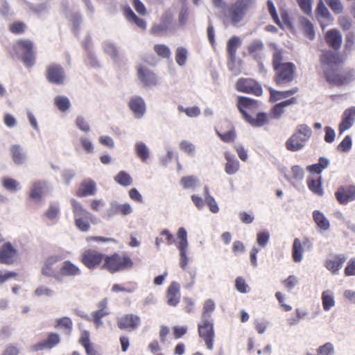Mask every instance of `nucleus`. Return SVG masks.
<instances>
[{"instance_id": "nucleus-25", "label": "nucleus", "mask_w": 355, "mask_h": 355, "mask_svg": "<svg viewBox=\"0 0 355 355\" xmlns=\"http://www.w3.org/2000/svg\"><path fill=\"white\" fill-rule=\"evenodd\" d=\"M346 257L343 254L336 255L326 261L325 267L333 275H336L342 268L343 263L346 261Z\"/></svg>"}, {"instance_id": "nucleus-48", "label": "nucleus", "mask_w": 355, "mask_h": 355, "mask_svg": "<svg viewBox=\"0 0 355 355\" xmlns=\"http://www.w3.org/2000/svg\"><path fill=\"white\" fill-rule=\"evenodd\" d=\"M2 185L6 190L11 192H16L21 189L20 183L11 178H3Z\"/></svg>"}, {"instance_id": "nucleus-3", "label": "nucleus", "mask_w": 355, "mask_h": 355, "mask_svg": "<svg viewBox=\"0 0 355 355\" xmlns=\"http://www.w3.org/2000/svg\"><path fill=\"white\" fill-rule=\"evenodd\" d=\"M311 129L308 125L304 124L298 125L295 132L286 141V148L291 151H297L302 149L306 142L311 137Z\"/></svg>"}, {"instance_id": "nucleus-46", "label": "nucleus", "mask_w": 355, "mask_h": 355, "mask_svg": "<svg viewBox=\"0 0 355 355\" xmlns=\"http://www.w3.org/2000/svg\"><path fill=\"white\" fill-rule=\"evenodd\" d=\"M114 180L123 187H129L132 184V178L130 174L123 171L119 172L114 177Z\"/></svg>"}, {"instance_id": "nucleus-41", "label": "nucleus", "mask_w": 355, "mask_h": 355, "mask_svg": "<svg viewBox=\"0 0 355 355\" xmlns=\"http://www.w3.org/2000/svg\"><path fill=\"white\" fill-rule=\"evenodd\" d=\"M300 24L305 35L310 40H313L315 37V32L312 23L308 19L301 17H300Z\"/></svg>"}, {"instance_id": "nucleus-4", "label": "nucleus", "mask_w": 355, "mask_h": 355, "mask_svg": "<svg viewBox=\"0 0 355 355\" xmlns=\"http://www.w3.org/2000/svg\"><path fill=\"white\" fill-rule=\"evenodd\" d=\"M103 268L114 273L119 270L130 269L133 266V262L128 257L114 254L104 257Z\"/></svg>"}, {"instance_id": "nucleus-59", "label": "nucleus", "mask_w": 355, "mask_h": 355, "mask_svg": "<svg viewBox=\"0 0 355 355\" xmlns=\"http://www.w3.org/2000/svg\"><path fill=\"white\" fill-rule=\"evenodd\" d=\"M235 288L241 293H248L250 291L249 286L245 283V279L238 277L235 280Z\"/></svg>"}, {"instance_id": "nucleus-18", "label": "nucleus", "mask_w": 355, "mask_h": 355, "mask_svg": "<svg viewBox=\"0 0 355 355\" xmlns=\"http://www.w3.org/2000/svg\"><path fill=\"white\" fill-rule=\"evenodd\" d=\"M128 106L132 111L134 117L137 119L143 118L146 114V103L144 98L141 96H132L128 103Z\"/></svg>"}, {"instance_id": "nucleus-29", "label": "nucleus", "mask_w": 355, "mask_h": 355, "mask_svg": "<svg viewBox=\"0 0 355 355\" xmlns=\"http://www.w3.org/2000/svg\"><path fill=\"white\" fill-rule=\"evenodd\" d=\"M224 156L227 161L225 165V173L228 175L235 174L239 170V162L236 159L234 155L230 152H225Z\"/></svg>"}, {"instance_id": "nucleus-11", "label": "nucleus", "mask_w": 355, "mask_h": 355, "mask_svg": "<svg viewBox=\"0 0 355 355\" xmlns=\"http://www.w3.org/2000/svg\"><path fill=\"white\" fill-rule=\"evenodd\" d=\"M105 255L95 250H85L81 258V262L89 269L96 268L104 259Z\"/></svg>"}, {"instance_id": "nucleus-27", "label": "nucleus", "mask_w": 355, "mask_h": 355, "mask_svg": "<svg viewBox=\"0 0 355 355\" xmlns=\"http://www.w3.org/2000/svg\"><path fill=\"white\" fill-rule=\"evenodd\" d=\"M96 193V184L91 180H85L80 184L77 191V196L79 197H86L88 196H94Z\"/></svg>"}, {"instance_id": "nucleus-63", "label": "nucleus", "mask_w": 355, "mask_h": 355, "mask_svg": "<svg viewBox=\"0 0 355 355\" xmlns=\"http://www.w3.org/2000/svg\"><path fill=\"white\" fill-rule=\"evenodd\" d=\"M284 56L283 51L279 49H275L273 53V67L274 69H278L285 62H283Z\"/></svg>"}, {"instance_id": "nucleus-36", "label": "nucleus", "mask_w": 355, "mask_h": 355, "mask_svg": "<svg viewBox=\"0 0 355 355\" xmlns=\"http://www.w3.org/2000/svg\"><path fill=\"white\" fill-rule=\"evenodd\" d=\"M322 303L324 311H329L336 304L334 293L331 290H326L322 293Z\"/></svg>"}, {"instance_id": "nucleus-54", "label": "nucleus", "mask_w": 355, "mask_h": 355, "mask_svg": "<svg viewBox=\"0 0 355 355\" xmlns=\"http://www.w3.org/2000/svg\"><path fill=\"white\" fill-rule=\"evenodd\" d=\"M79 142L85 153L92 154L94 152V146L92 141L87 137L82 136L79 138Z\"/></svg>"}, {"instance_id": "nucleus-8", "label": "nucleus", "mask_w": 355, "mask_h": 355, "mask_svg": "<svg viewBox=\"0 0 355 355\" xmlns=\"http://www.w3.org/2000/svg\"><path fill=\"white\" fill-rule=\"evenodd\" d=\"M324 77L328 83L332 85L347 84L355 79V71H350L347 76L339 73L338 67L323 71Z\"/></svg>"}, {"instance_id": "nucleus-32", "label": "nucleus", "mask_w": 355, "mask_h": 355, "mask_svg": "<svg viewBox=\"0 0 355 355\" xmlns=\"http://www.w3.org/2000/svg\"><path fill=\"white\" fill-rule=\"evenodd\" d=\"M44 217L55 224L58 223L60 216V207L58 202H50L49 207L44 213Z\"/></svg>"}, {"instance_id": "nucleus-53", "label": "nucleus", "mask_w": 355, "mask_h": 355, "mask_svg": "<svg viewBox=\"0 0 355 355\" xmlns=\"http://www.w3.org/2000/svg\"><path fill=\"white\" fill-rule=\"evenodd\" d=\"M154 51L158 55L163 58H168L171 55L169 47L165 44H155L154 46Z\"/></svg>"}, {"instance_id": "nucleus-42", "label": "nucleus", "mask_w": 355, "mask_h": 355, "mask_svg": "<svg viewBox=\"0 0 355 355\" xmlns=\"http://www.w3.org/2000/svg\"><path fill=\"white\" fill-rule=\"evenodd\" d=\"M54 104L62 112H67L71 107L69 98L62 95H58L54 98Z\"/></svg>"}, {"instance_id": "nucleus-2", "label": "nucleus", "mask_w": 355, "mask_h": 355, "mask_svg": "<svg viewBox=\"0 0 355 355\" xmlns=\"http://www.w3.org/2000/svg\"><path fill=\"white\" fill-rule=\"evenodd\" d=\"M257 106V102L248 97L239 96L237 107L243 114L245 119L252 126L261 127L268 122V116L266 114L260 112L252 117L244 110L245 108H253Z\"/></svg>"}, {"instance_id": "nucleus-15", "label": "nucleus", "mask_w": 355, "mask_h": 355, "mask_svg": "<svg viewBox=\"0 0 355 355\" xmlns=\"http://www.w3.org/2000/svg\"><path fill=\"white\" fill-rule=\"evenodd\" d=\"M239 92L252 93L257 96L262 94V88L254 80L251 78H240L236 85Z\"/></svg>"}, {"instance_id": "nucleus-35", "label": "nucleus", "mask_w": 355, "mask_h": 355, "mask_svg": "<svg viewBox=\"0 0 355 355\" xmlns=\"http://www.w3.org/2000/svg\"><path fill=\"white\" fill-rule=\"evenodd\" d=\"M313 217L317 226L322 230L327 231L330 227V223L324 214L318 211L315 210L313 213Z\"/></svg>"}, {"instance_id": "nucleus-44", "label": "nucleus", "mask_w": 355, "mask_h": 355, "mask_svg": "<svg viewBox=\"0 0 355 355\" xmlns=\"http://www.w3.org/2000/svg\"><path fill=\"white\" fill-rule=\"evenodd\" d=\"M188 50L183 46H178L175 50V62L179 66H184L187 60Z\"/></svg>"}, {"instance_id": "nucleus-64", "label": "nucleus", "mask_w": 355, "mask_h": 355, "mask_svg": "<svg viewBox=\"0 0 355 355\" xmlns=\"http://www.w3.org/2000/svg\"><path fill=\"white\" fill-rule=\"evenodd\" d=\"M76 125L80 130L87 133L90 131V126L87 121L81 116H78L76 119Z\"/></svg>"}, {"instance_id": "nucleus-14", "label": "nucleus", "mask_w": 355, "mask_h": 355, "mask_svg": "<svg viewBox=\"0 0 355 355\" xmlns=\"http://www.w3.org/2000/svg\"><path fill=\"white\" fill-rule=\"evenodd\" d=\"M246 6L242 0H237L227 11V17L232 24L236 25L241 22L245 15Z\"/></svg>"}, {"instance_id": "nucleus-26", "label": "nucleus", "mask_w": 355, "mask_h": 355, "mask_svg": "<svg viewBox=\"0 0 355 355\" xmlns=\"http://www.w3.org/2000/svg\"><path fill=\"white\" fill-rule=\"evenodd\" d=\"M325 40L331 48L334 50H338L341 46L343 37L340 31L334 28L326 33Z\"/></svg>"}, {"instance_id": "nucleus-45", "label": "nucleus", "mask_w": 355, "mask_h": 355, "mask_svg": "<svg viewBox=\"0 0 355 355\" xmlns=\"http://www.w3.org/2000/svg\"><path fill=\"white\" fill-rule=\"evenodd\" d=\"M215 302L211 299L207 300L203 305V311L202 313L201 319L212 320L211 313L215 309Z\"/></svg>"}, {"instance_id": "nucleus-58", "label": "nucleus", "mask_w": 355, "mask_h": 355, "mask_svg": "<svg viewBox=\"0 0 355 355\" xmlns=\"http://www.w3.org/2000/svg\"><path fill=\"white\" fill-rule=\"evenodd\" d=\"M317 354L318 355H334L335 349L334 345L331 343H326L318 348Z\"/></svg>"}, {"instance_id": "nucleus-61", "label": "nucleus", "mask_w": 355, "mask_h": 355, "mask_svg": "<svg viewBox=\"0 0 355 355\" xmlns=\"http://www.w3.org/2000/svg\"><path fill=\"white\" fill-rule=\"evenodd\" d=\"M270 239V234L267 231L260 232L257 234V242L261 248H265Z\"/></svg>"}, {"instance_id": "nucleus-5", "label": "nucleus", "mask_w": 355, "mask_h": 355, "mask_svg": "<svg viewBox=\"0 0 355 355\" xmlns=\"http://www.w3.org/2000/svg\"><path fill=\"white\" fill-rule=\"evenodd\" d=\"M60 261L58 255H51L46 257L41 266L40 272L42 275L47 278L53 279L58 282L59 279V268L58 264Z\"/></svg>"}, {"instance_id": "nucleus-17", "label": "nucleus", "mask_w": 355, "mask_h": 355, "mask_svg": "<svg viewBox=\"0 0 355 355\" xmlns=\"http://www.w3.org/2000/svg\"><path fill=\"white\" fill-rule=\"evenodd\" d=\"M141 324L140 318L134 314H126L117 319L119 329L132 331L137 329Z\"/></svg>"}, {"instance_id": "nucleus-31", "label": "nucleus", "mask_w": 355, "mask_h": 355, "mask_svg": "<svg viewBox=\"0 0 355 355\" xmlns=\"http://www.w3.org/2000/svg\"><path fill=\"white\" fill-rule=\"evenodd\" d=\"M320 61L323 71L337 67L338 56L331 51H324L321 57Z\"/></svg>"}, {"instance_id": "nucleus-30", "label": "nucleus", "mask_w": 355, "mask_h": 355, "mask_svg": "<svg viewBox=\"0 0 355 355\" xmlns=\"http://www.w3.org/2000/svg\"><path fill=\"white\" fill-rule=\"evenodd\" d=\"M10 152L12 160L17 165H21L26 162V152L20 145H12L10 148Z\"/></svg>"}, {"instance_id": "nucleus-62", "label": "nucleus", "mask_w": 355, "mask_h": 355, "mask_svg": "<svg viewBox=\"0 0 355 355\" xmlns=\"http://www.w3.org/2000/svg\"><path fill=\"white\" fill-rule=\"evenodd\" d=\"M54 294L53 290L46 286H40L35 291V295L37 297H52Z\"/></svg>"}, {"instance_id": "nucleus-52", "label": "nucleus", "mask_w": 355, "mask_h": 355, "mask_svg": "<svg viewBox=\"0 0 355 355\" xmlns=\"http://www.w3.org/2000/svg\"><path fill=\"white\" fill-rule=\"evenodd\" d=\"M119 213V203L117 201L113 200L110 202L109 207L105 212L104 218L110 219Z\"/></svg>"}, {"instance_id": "nucleus-19", "label": "nucleus", "mask_w": 355, "mask_h": 355, "mask_svg": "<svg viewBox=\"0 0 355 355\" xmlns=\"http://www.w3.org/2000/svg\"><path fill=\"white\" fill-rule=\"evenodd\" d=\"M335 196L340 204L347 205L355 200V186L348 185L339 187L335 193Z\"/></svg>"}, {"instance_id": "nucleus-39", "label": "nucleus", "mask_w": 355, "mask_h": 355, "mask_svg": "<svg viewBox=\"0 0 355 355\" xmlns=\"http://www.w3.org/2000/svg\"><path fill=\"white\" fill-rule=\"evenodd\" d=\"M124 15L128 21L134 22L141 29H146V21L143 19L138 17L130 8H126L125 9Z\"/></svg>"}, {"instance_id": "nucleus-56", "label": "nucleus", "mask_w": 355, "mask_h": 355, "mask_svg": "<svg viewBox=\"0 0 355 355\" xmlns=\"http://www.w3.org/2000/svg\"><path fill=\"white\" fill-rule=\"evenodd\" d=\"M189 17V12L187 8L183 6L181 8L178 15V28L184 27L188 21Z\"/></svg>"}, {"instance_id": "nucleus-50", "label": "nucleus", "mask_w": 355, "mask_h": 355, "mask_svg": "<svg viewBox=\"0 0 355 355\" xmlns=\"http://www.w3.org/2000/svg\"><path fill=\"white\" fill-rule=\"evenodd\" d=\"M177 248L178 249L180 253V266L183 270H185L189 262V245H179L177 246Z\"/></svg>"}, {"instance_id": "nucleus-16", "label": "nucleus", "mask_w": 355, "mask_h": 355, "mask_svg": "<svg viewBox=\"0 0 355 355\" xmlns=\"http://www.w3.org/2000/svg\"><path fill=\"white\" fill-rule=\"evenodd\" d=\"M137 76L144 87H154L159 84L156 74L146 67H139L137 69Z\"/></svg>"}, {"instance_id": "nucleus-49", "label": "nucleus", "mask_w": 355, "mask_h": 355, "mask_svg": "<svg viewBox=\"0 0 355 355\" xmlns=\"http://www.w3.org/2000/svg\"><path fill=\"white\" fill-rule=\"evenodd\" d=\"M105 53L110 58L116 61L119 58V51L117 47L112 42H105L103 45Z\"/></svg>"}, {"instance_id": "nucleus-28", "label": "nucleus", "mask_w": 355, "mask_h": 355, "mask_svg": "<svg viewBox=\"0 0 355 355\" xmlns=\"http://www.w3.org/2000/svg\"><path fill=\"white\" fill-rule=\"evenodd\" d=\"M46 190V183L45 182H35L31 187L29 197L35 202H39L44 195Z\"/></svg>"}, {"instance_id": "nucleus-1", "label": "nucleus", "mask_w": 355, "mask_h": 355, "mask_svg": "<svg viewBox=\"0 0 355 355\" xmlns=\"http://www.w3.org/2000/svg\"><path fill=\"white\" fill-rule=\"evenodd\" d=\"M70 202L72 207L75 226L80 232H88L90 230L91 223H94V216L75 199H71Z\"/></svg>"}, {"instance_id": "nucleus-9", "label": "nucleus", "mask_w": 355, "mask_h": 355, "mask_svg": "<svg viewBox=\"0 0 355 355\" xmlns=\"http://www.w3.org/2000/svg\"><path fill=\"white\" fill-rule=\"evenodd\" d=\"M46 78L52 84L62 85L66 79L64 69L60 64H51L46 68Z\"/></svg>"}, {"instance_id": "nucleus-40", "label": "nucleus", "mask_w": 355, "mask_h": 355, "mask_svg": "<svg viewBox=\"0 0 355 355\" xmlns=\"http://www.w3.org/2000/svg\"><path fill=\"white\" fill-rule=\"evenodd\" d=\"M241 41L239 37L234 36L230 38L227 42V49L228 55L232 61H233L236 57V50L241 45Z\"/></svg>"}, {"instance_id": "nucleus-7", "label": "nucleus", "mask_w": 355, "mask_h": 355, "mask_svg": "<svg viewBox=\"0 0 355 355\" xmlns=\"http://www.w3.org/2000/svg\"><path fill=\"white\" fill-rule=\"evenodd\" d=\"M275 81L279 86H284L292 82L295 78V66L288 62H286L278 69H275Z\"/></svg>"}, {"instance_id": "nucleus-43", "label": "nucleus", "mask_w": 355, "mask_h": 355, "mask_svg": "<svg viewBox=\"0 0 355 355\" xmlns=\"http://www.w3.org/2000/svg\"><path fill=\"white\" fill-rule=\"evenodd\" d=\"M308 187L309 189L315 194L318 196H322L324 193L322 187V182L321 177H318L317 178H310L308 180Z\"/></svg>"}, {"instance_id": "nucleus-33", "label": "nucleus", "mask_w": 355, "mask_h": 355, "mask_svg": "<svg viewBox=\"0 0 355 355\" xmlns=\"http://www.w3.org/2000/svg\"><path fill=\"white\" fill-rule=\"evenodd\" d=\"M297 103L296 98L293 97L290 99L282 101L276 104L271 110V116L275 119H279L282 114L284 112V108Z\"/></svg>"}, {"instance_id": "nucleus-6", "label": "nucleus", "mask_w": 355, "mask_h": 355, "mask_svg": "<svg viewBox=\"0 0 355 355\" xmlns=\"http://www.w3.org/2000/svg\"><path fill=\"white\" fill-rule=\"evenodd\" d=\"M198 329L199 336L205 341L207 348L212 350L215 336L213 320L201 319Z\"/></svg>"}, {"instance_id": "nucleus-20", "label": "nucleus", "mask_w": 355, "mask_h": 355, "mask_svg": "<svg viewBox=\"0 0 355 355\" xmlns=\"http://www.w3.org/2000/svg\"><path fill=\"white\" fill-rule=\"evenodd\" d=\"M355 123V107L346 109L342 114V121L339 124L338 130L340 135L349 129Z\"/></svg>"}, {"instance_id": "nucleus-12", "label": "nucleus", "mask_w": 355, "mask_h": 355, "mask_svg": "<svg viewBox=\"0 0 355 355\" xmlns=\"http://www.w3.org/2000/svg\"><path fill=\"white\" fill-rule=\"evenodd\" d=\"M19 258L18 252L10 243L7 242L0 247V263L11 265Z\"/></svg>"}, {"instance_id": "nucleus-60", "label": "nucleus", "mask_w": 355, "mask_h": 355, "mask_svg": "<svg viewBox=\"0 0 355 355\" xmlns=\"http://www.w3.org/2000/svg\"><path fill=\"white\" fill-rule=\"evenodd\" d=\"M180 148L184 153L191 156H193L196 152L195 146L190 141L184 140L180 143Z\"/></svg>"}, {"instance_id": "nucleus-34", "label": "nucleus", "mask_w": 355, "mask_h": 355, "mask_svg": "<svg viewBox=\"0 0 355 355\" xmlns=\"http://www.w3.org/2000/svg\"><path fill=\"white\" fill-rule=\"evenodd\" d=\"M298 91V89L297 87H294L291 89L280 92L275 90L272 88H270V101L272 102L278 101L280 100H282L284 98H288L295 93H297Z\"/></svg>"}, {"instance_id": "nucleus-38", "label": "nucleus", "mask_w": 355, "mask_h": 355, "mask_svg": "<svg viewBox=\"0 0 355 355\" xmlns=\"http://www.w3.org/2000/svg\"><path fill=\"white\" fill-rule=\"evenodd\" d=\"M304 249L301 241L296 238L293 241L292 248V257L296 263L302 261L303 258Z\"/></svg>"}, {"instance_id": "nucleus-37", "label": "nucleus", "mask_w": 355, "mask_h": 355, "mask_svg": "<svg viewBox=\"0 0 355 355\" xmlns=\"http://www.w3.org/2000/svg\"><path fill=\"white\" fill-rule=\"evenodd\" d=\"M135 152L137 157L142 162H146L150 157V150L146 144L143 141H137L135 145Z\"/></svg>"}, {"instance_id": "nucleus-10", "label": "nucleus", "mask_w": 355, "mask_h": 355, "mask_svg": "<svg viewBox=\"0 0 355 355\" xmlns=\"http://www.w3.org/2000/svg\"><path fill=\"white\" fill-rule=\"evenodd\" d=\"M80 268L69 260L63 261L59 268L58 282H62L66 278H75L81 275Z\"/></svg>"}, {"instance_id": "nucleus-23", "label": "nucleus", "mask_w": 355, "mask_h": 355, "mask_svg": "<svg viewBox=\"0 0 355 355\" xmlns=\"http://www.w3.org/2000/svg\"><path fill=\"white\" fill-rule=\"evenodd\" d=\"M180 285L176 282H173L166 291V302L169 306H175L180 302Z\"/></svg>"}, {"instance_id": "nucleus-51", "label": "nucleus", "mask_w": 355, "mask_h": 355, "mask_svg": "<svg viewBox=\"0 0 355 355\" xmlns=\"http://www.w3.org/2000/svg\"><path fill=\"white\" fill-rule=\"evenodd\" d=\"M198 179L193 175L185 176L180 180V184L184 189H194L198 185Z\"/></svg>"}, {"instance_id": "nucleus-24", "label": "nucleus", "mask_w": 355, "mask_h": 355, "mask_svg": "<svg viewBox=\"0 0 355 355\" xmlns=\"http://www.w3.org/2000/svg\"><path fill=\"white\" fill-rule=\"evenodd\" d=\"M175 11L172 9L167 10L164 12L161 17V22L163 26L169 31L170 33H174L178 30V24L175 21Z\"/></svg>"}, {"instance_id": "nucleus-21", "label": "nucleus", "mask_w": 355, "mask_h": 355, "mask_svg": "<svg viewBox=\"0 0 355 355\" xmlns=\"http://www.w3.org/2000/svg\"><path fill=\"white\" fill-rule=\"evenodd\" d=\"M60 342V336L56 333H51L47 338L40 343H37L31 347L32 351H41L49 349L54 347Z\"/></svg>"}, {"instance_id": "nucleus-22", "label": "nucleus", "mask_w": 355, "mask_h": 355, "mask_svg": "<svg viewBox=\"0 0 355 355\" xmlns=\"http://www.w3.org/2000/svg\"><path fill=\"white\" fill-rule=\"evenodd\" d=\"M107 299H103L98 304V309L92 312L93 322L96 329L103 325V322L101 320L102 318L110 314L109 309L107 308Z\"/></svg>"}, {"instance_id": "nucleus-13", "label": "nucleus", "mask_w": 355, "mask_h": 355, "mask_svg": "<svg viewBox=\"0 0 355 355\" xmlns=\"http://www.w3.org/2000/svg\"><path fill=\"white\" fill-rule=\"evenodd\" d=\"M17 48L23 51L22 60L24 64L31 67L35 64V55L33 52V43L28 40H21L17 42Z\"/></svg>"}, {"instance_id": "nucleus-55", "label": "nucleus", "mask_w": 355, "mask_h": 355, "mask_svg": "<svg viewBox=\"0 0 355 355\" xmlns=\"http://www.w3.org/2000/svg\"><path fill=\"white\" fill-rule=\"evenodd\" d=\"M178 109L180 112L185 113L189 117H196L200 114V110L197 106L184 107L182 105H179Z\"/></svg>"}, {"instance_id": "nucleus-57", "label": "nucleus", "mask_w": 355, "mask_h": 355, "mask_svg": "<svg viewBox=\"0 0 355 355\" xmlns=\"http://www.w3.org/2000/svg\"><path fill=\"white\" fill-rule=\"evenodd\" d=\"M325 1L336 15L343 12L344 6L340 0H325Z\"/></svg>"}, {"instance_id": "nucleus-47", "label": "nucleus", "mask_w": 355, "mask_h": 355, "mask_svg": "<svg viewBox=\"0 0 355 355\" xmlns=\"http://www.w3.org/2000/svg\"><path fill=\"white\" fill-rule=\"evenodd\" d=\"M55 327L64 331L69 334L72 327V321L69 317H62L55 320Z\"/></svg>"}]
</instances>
